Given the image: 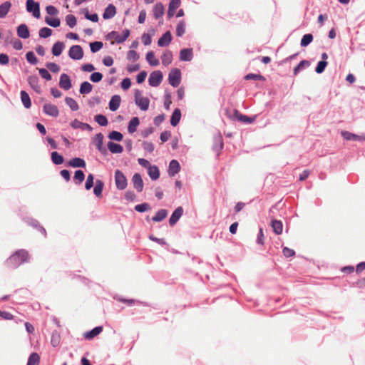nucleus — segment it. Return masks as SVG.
<instances>
[{
	"instance_id": "21",
	"label": "nucleus",
	"mask_w": 365,
	"mask_h": 365,
	"mask_svg": "<svg viewBox=\"0 0 365 365\" xmlns=\"http://www.w3.org/2000/svg\"><path fill=\"white\" fill-rule=\"evenodd\" d=\"M172 41V35L170 31L165 32L158 41V45L160 47H165L170 44Z\"/></svg>"
},
{
	"instance_id": "7",
	"label": "nucleus",
	"mask_w": 365,
	"mask_h": 365,
	"mask_svg": "<svg viewBox=\"0 0 365 365\" xmlns=\"http://www.w3.org/2000/svg\"><path fill=\"white\" fill-rule=\"evenodd\" d=\"M234 120H238L243 123L244 124L248 125L255 122V116H247L242 114L238 110L234 109V113L232 116H230Z\"/></svg>"
},
{
	"instance_id": "23",
	"label": "nucleus",
	"mask_w": 365,
	"mask_h": 365,
	"mask_svg": "<svg viewBox=\"0 0 365 365\" xmlns=\"http://www.w3.org/2000/svg\"><path fill=\"white\" fill-rule=\"evenodd\" d=\"M120 102L121 98L119 95L113 96L108 103L109 109L111 111L117 110L120 107Z\"/></svg>"
},
{
	"instance_id": "53",
	"label": "nucleus",
	"mask_w": 365,
	"mask_h": 365,
	"mask_svg": "<svg viewBox=\"0 0 365 365\" xmlns=\"http://www.w3.org/2000/svg\"><path fill=\"white\" fill-rule=\"evenodd\" d=\"M185 33V23L184 21H180L176 26V35L181 37Z\"/></svg>"
},
{
	"instance_id": "52",
	"label": "nucleus",
	"mask_w": 365,
	"mask_h": 365,
	"mask_svg": "<svg viewBox=\"0 0 365 365\" xmlns=\"http://www.w3.org/2000/svg\"><path fill=\"white\" fill-rule=\"evenodd\" d=\"M95 121L101 126H106L108 123V118L103 114H98L94 118Z\"/></svg>"
},
{
	"instance_id": "55",
	"label": "nucleus",
	"mask_w": 365,
	"mask_h": 365,
	"mask_svg": "<svg viewBox=\"0 0 365 365\" xmlns=\"http://www.w3.org/2000/svg\"><path fill=\"white\" fill-rule=\"evenodd\" d=\"M328 65L327 61H319L315 67V72L318 74L322 73Z\"/></svg>"
},
{
	"instance_id": "27",
	"label": "nucleus",
	"mask_w": 365,
	"mask_h": 365,
	"mask_svg": "<svg viewBox=\"0 0 365 365\" xmlns=\"http://www.w3.org/2000/svg\"><path fill=\"white\" fill-rule=\"evenodd\" d=\"M27 222L30 226L38 230L41 234L44 235L45 237L47 236L46 229L40 225L39 222L37 220L34 218H29L28 219Z\"/></svg>"
},
{
	"instance_id": "16",
	"label": "nucleus",
	"mask_w": 365,
	"mask_h": 365,
	"mask_svg": "<svg viewBox=\"0 0 365 365\" xmlns=\"http://www.w3.org/2000/svg\"><path fill=\"white\" fill-rule=\"evenodd\" d=\"M59 86L68 91L72 87V82L70 76L66 73H62L59 79Z\"/></svg>"
},
{
	"instance_id": "39",
	"label": "nucleus",
	"mask_w": 365,
	"mask_h": 365,
	"mask_svg": "<svg viewBox=\"0 0 365 365\" xmlns=\"http://www.w3.org/2000/svg\"><path fill=\"white\" fill-rule=\"evenodd\" d=\"M51 159L52 163L56 165H61L64 162V158L63 155H61L56 151H53L51 153Z\"/></svg>"
},
{
	"instance_id": "47",
	"label": "nucleus",
	"mask_w": 365,
	"mask_h": 365,
	"mask_svg": "<svg viewBox=\"0 0 365 365\" xmlns=\"http://www.w3.org/2000/svg\"><path fill=\"white\" fill-rule=\"evenodd\" d=\"M313 39L314 36L312 34H304L301 39L300 46L302 47H307L313 41Z\"/></svg>"
},
{
	"instance_id": "63",
	"label": "nucleus",
	"mask_w": 365,
	"mask_h": 365,
	"mask_svg": "<svg viewBox=\"0 0 365 365\" xmlns=\"http://www.w3.org/2000/svg\"><path fill=\"white\" fill-rule=\"evenodd\" d=\"M38 73L42 78L46 81H51L52 76L46 68H42L38 69Z\"/></svg>"
},
{
	"instance_id": "44",
	"label": "nucleus",
	"mask_w": 365,
	"mask_h": 365,
	"mask_svg": "<svg viewBox=\"0 0 365 365\" xmlns=\"http://www.w3.org/2000/svg\"><path fill=\"white\" fill-rule=\"evenodd\" d=\"M310 66V62L307 60L301 61L298 65L294 68V75H297L300 71H302Z\"/></svg>"
},
{
	"instance_id": "35",
	"label": "nucleus",
	"mask_w": 365,
	"mask_h": 365,
	"mask_svg": "<svg viewBox=\"0 0 365 365\" xmlns=\"http://www.w3.org/2000/svg\"><path fill=\"white\" fill-rule=\"evenodd\" d=\"M161 61L163 66H167L173 61V53L170 50H166L161 56Z\"/></svg>"
},
{
	"instance_id": "45",
	"label": "nucleus",
	"mask_w": 365,
	"mask_h": 365,
	"mask_svg": "<svg viewBox=\"0 0 365 365\" xmlns=\"http://www.w3.org/2000/svg\"><path fill=\"white\" fill-rule=\"evenodd\" d=\"M45 22L50 26L57 28L61 25V20L58 17L51 18L49 16L45 17Z\"/></svg>"
},
{
	"instance_id": "15",
	"label": "nucleus",
	"mask_w": 365,
	"mask_h": 365,
	"mask_svg": "<svg viewBox=\"0 0 365 365\" xmlns=\"http://www.w3.org/2000/svg\"><path fill=\"white\" fill-rule=\"evenodd\" d=\"M132 182L133 187L137 190V192H141L143 191L144 184L140 173H136L133 175L132 178Z\"/></svg>"
},
{
	"instance_id": "9",
	"label": "nucleus",
	"mask_w": 365,
	"mask_h": 365,
	"mask_svg": "<svg viewBox=\"0 0 365 365\" xmlns=\"http://www.w3.org/2000/svg\"><path fill=\"white\" fill-rule=\"evenodd\" d=\"M83 55V50L80 45H73L69 48L68 56L72 60H81Z\"/></svg>"
},
{
	"instance_id": "5",
	"label": "nucleus",
	"mask_w": 365,
	"mask_h": 365,
	"mask_svg": "<svg viewBox=\"0 0 365 365\" xmlns=\"http://www.w3.org/2000/svg\"><path fill=\"white\" fill-rule=\"evenodd\" d=\"M181 76H182V73L179 68H173L170 71L169 75H168L169 83L173 87H175V88L178 87L180 84V82H181Z\"/></svg>"
},
{
	"instance_id": "38",
	"label": "nucleus",
	"mask_w": 365,
	"mask_h": 365,
	"mask_svg": "<svg viewBox=\"0 0 365 365\" xmlns=\"http://www.w3.org/2000/svg\"><path fill=\"white\" fill-rule=\"evenodd\" d=\"M168 210L166 209H160L159 210L155 216L152 217V220L153 222H159L163 221L168 215Z\"/></svg>"
},
{
	"instance_id": "43",
	"label": "nucleus",
	"mask_w": 365,
	"mask_h": 365,
	"mask_svg": "<svg viewBox=\"0 0 365 365\" xmlns=\"http://www.w3.org/2000/svg\"><path fill=\"white\" fill-rule=\"evenodd\" d=\"M146 60L151 66H157L160 63L159 60L155 58V53L153 51L146 53Z\"/></svg>"
},
{
	"instance_id": "58",
	"label": "nucleus",
	"mask_w": 365,
	"mask_h": 365,
	"mask_svg": "<svg viewBox=\"0 0 365 365\" xmlns=\"http://www.w3.org/2000/svg\"><path fill=\"white\" fill-rule=\"evenodd\" d=\"M26 58L31 65H36L38 63L37 58L33 51H28L26 53Z\"/></svg>"
},
{
	"instance_id": "60",
	"label": "nucleus",
	"mask_w": 365,
	"mask_h": 365,
	"mask_svg": "<svg viewBox=\"0 0 365 365\" xmlns=\"http://www.w3.org/2000/svg\"><path fill=\"white\" fill-rule=\"evenodd\" d=\"M66 24L70 28H73L76 25V23H77L76 18L73 14H68L66 16Z\"/></svg>"
},
{
	"instance_id": "33",
	"label": "nucleus",
	"mask_w": 365,
	"mask_h": 365,
	"mask_svg": "<svg viewBox=\"0 0 365 365\" xmlns=\"http://www.w3.org/2000/svg\"><path fill=\"white\" fill-rule=\"evenodd\" d=\"M181 118V110L180 108H175L170 118V124L172 126L175 127L179 123Z\"/></svg>"
},
{
	"instance_id": "46",
	"label": "nucleus",
	"mask_w": 365,
	"mask_h": 365,
	"mask_svg": "<svg viewBox=\"0 0 365 365\" xmlns=\"http://www.w3.org/2000/svg\"><path fill=\"white\" fill-rule=\"evenodd\" d=\"M40 362V356L38 353H31L28 359L26 365H38Z\"/></svg>"
},
{
	"instance_id": "1",
	"label": "nucleus",
	"mask_w": 365,
	"mask_h": 365,
	"mask_svg": "<svg viewBox=\"0 0 365 365\" xmlns=\"http://www.w3.org/2000/svg\"><path fill=\"white\" fill-rule=\"evenodd\" d=\"M30 255L24 249H20L11 255L5 262L6 265L11 269H16L24 263L29 262Z\"/></svg>"
},
{
	"instance_id": "12",
	"label": "nucleus",
	"mask_w": 365,
	"mask_h": 365,
	"mask_svg": "<svg viewBox=\"0 0 365 365\" xmlns=\"http://www.w3.org/2000/svg\"><path fill=\"white\" fill-rule=\"evenodd\" d=\"M28 83L31 88L38 94L42 93L41 87L39 84V78L36 75H31L28 77Z\"/></svg>"
},
{
	"instance_id": "41",
	"label": "nucleus",
	"mask_w": 365,
	"mask_h": 365,
	"mask_svg": "<svg viewBox=\"0 0 365 365\" xmlns=\"http://www.w3.org/2000/svg\"><path fill=\"white\" fill-rule=\"evenodd\" d=\"M85 179V174L83 170H77L74 173L73 180L76 185H81Z\"/></svg>"
},
{
	"instance_id": "42",
	"label": "nucleus",
	"mask_w": 365,
	"mask_h": 365,
	"mask_svg": "<svg viewBox=\"0 0 365 365\" xmlns=\"http://www.w3.org/2000/svg\"><path fill=\"white\" fill-rule=\"evenodd\" d=\"M11 6L10 1H5L0 5V18H4L9 11Z\"/></svg>"
},
{
	"instance_id": "32",
	"label": "nucleus",
	"mask_w": 365,
	"mask_h": 365,
	"mask_svg": "<svg viewBox=\"0 0 365 365\" xmlns=\"http://www.w3.org/2000/svg\"><path fill=\"white\" fill-rule=\"evenodd\" d=\"M104 188V182L101 180H96V185L93 188V194L97 197H102L103 196V190Z\"/></svg>"
},
{
	"instance_id": "34",
	"label": "nucleus",
	"mask_w": 365,
	"mask_h": 365,
	"mask_svg": "<svg viewBox=\"0 0 365 365\" xmlns=\"http://www.w3.org/2000/svg\"><path fill=\"white\" fill-rule=\"evenodd\" d=\"M20 96L24 106L27 109L30 108L31 106V101L28 93L25 91H21L20 92Z\"/></svg>"
},
{
	"instance_id": "22",
	"label": "nucleus",
	"mask_w": 365,
	"mask_h": 365,
	"mask_svg": "<svg viewBox=\"0 0 365 365\" xmlns=\"http://www.w3.org/2000/svg\"><path fill=\"white\" fill-rule=\"evenodd\" d=\"M106 148L113 154H120L123 152V147L120 144L113 141L108 143Z\"/></svg>"
},
{
	"instance_id": "31",
	"label": "nucleus",
	"mask_w": 365,
	"mask_h": 365,
	"mask_svg": "<svg viewBox=\"0 0 365 365\" xmlns=\"http://www.w3.org/2000/svg\"><path fill=\"white\" fill-rule=\"evenodd\" d=\"M103 331V327L102 326H98L94 327L90 331H86L84 334V337L86 339H92L95 336H98L99 334H101Z\"/></svg>"
},
{
	"instance_id": "26",
	"label": "nucleus",
	"mask_w": 365,
	"mask_h": 365,
	"mask_svg": "<svg viewBox=\"0 0 365 365\" xmlns=\"http://www.w3.org/2000/svg\"><path fill=\"white\" fill-rule=\"evenodd\" d=\"M116 14V8L115 6L110 4L107 6V7L105 9L104 12L103 14V18L104 19H110L115 16Z\"/></svg>"
},
{
	"instance_id": "59",
	"label": "nucleus",
	"mask_w": 365,
	"mask_h": 365,
	"mask_svg": "<svg viewBox=\"0 0 365 365\" xmlns=\"http://www.w3.org/2000/svg\"><path fill=\"white\" fill-rule=\"evenodd\" d=\"M94 185V175L91 173L88 174L87 176L86 182H85V188L86 190H91Z\"/></svg>"
},
{
	"instance_id": "13",
	"label": "nucleus",
	"mask_w": 365,
	"mask_h": 365,
	"mask_svg": "<svg viewBox=\"0 0 365 365\" xmlns=\"http://www.w3.org/2000/svg\"><path fill=\"white\" fill-rule=\"evenodd\" d=\"M43 113L49 116L56 118L59 115V110L56 105L45 103L43 106Z\"/></svg>"
},
{
	"instance_id": "6",
	"label": "nucleus",
	"mask_w": 365,
	"mask_h": 365,
	"mask_svg": "<svg viewBox=\"0 0 365 365\" xmlns=\"http://www.w3.org/2000/svg\"><path fill=\"white\" fill-rule=\"evenodd\" d=\"M26 9L27 12L31 13L36 19L41 17L40 4L34 0H27L26 2Z\"/></svg>"
},
{
	"instance_id": "29",
	"label": "nucleus",
	"mask_w": 365,
	"mask_h": 365,
	"mask_svg": "<svg viewBox=\"0 0 365 365\" xmlns=\"http://www.w3.org/2000/svg\"><path fill=\"white\" fill-rule=\"evenodd\" d=\"M65 48V44L62 41H56L52 47L51 52L54 56H59L63 49Z\"/></svg>"
},
{
	"instance_id": "4",
	"label": "nucleus",
	"mask_w": 365,
	"mask_h": 365,
	"mask_svg": "<svg viewBox=\"0 0 365 365\" xmlns=\"http://www.w3.org/2000/svg\"><path fill=\"white\" fill-rule=\"evenodd\" d=\"M115 183L116 188L119 190H123L128 186V180L124 173L120 170L115 171Z\"/></svg>"
},
{
	"instance_id": "2",
	"label": "nucleus",
	"mask_w": 365,
	"mask_h": 365,
	"mask_svg": "<svg viewBox=\"0 0 365 365\" xmlns=\"http://www.w3.org/2000/svg\"><path fill=\"white\" fill-rule=\"evenodd\" d=\"M130 31L129 29H125L122 31L121 34H119L118 31H112L106 36V40H110L115 38L117 43L120 44L125 42L129 37Z\"/></svg>"
},
{
	"instance_id": "40",
	"label": "nucleus",
	"mask_w": 365,
	"mask_h": 365,
	"mask_svg": "<svg viewBox=\"0 0 365 365\" xmlns=\"http://www.w3.org/2000/svg\"><path fill=\"white\" fill-rule=\"evenodd\" d=\"M271 226L273 229L274 232L276 235H280L282 232L283 225L282 221L277 220H273L271 222Z\"/></svg>"
},
{
	"instance_id": "57",
	"label": "nucleus",
	"mask_w": 365,
	"mask_h": 365,
	"mask_svg": "<svg viewBox=\"0 0 365 365\" xmlns=\"http://www.w3.org/2000/svg\"><path fill=\"white\" fill-rule=\"evenodd\" d=\"M151 31H152L151 34H147V33H144L142 35V36H141L142 41H143V44L145 46H148L152 42L151 36L154 34L155 30L154 29H151Z\"/></svg>"
},
{
	"instance_id": "25",
	"label": "nucleus",
	"mask_w": 365,
	"mask_h": 365,
	"mask_svg": "<svg viewBox=\"0 0 365 365\" xmlns=\"http://www.w3.org/2000/svg\"><path fill=\"white\" fill-rule=\"evenodd\" d=\"M67 165L72 168H85L86 166V161L81 158H73L71 159L68 163Z\"/></svg>"
},
{
	"instance_id": "28",
	"label": "nucleus",
	"mask_w": 365,
	"mask_h": 365,
	"mask_svg": "<svg viewBox=\"0 0 365 365\" xmlns=\"http://www.w3.org/2000/svg\"><path fill=\"white\" fill-rule=\"evenodd\" d=\"M148 174L152 180H157L159 179L160 173L157 165H150L148 168Z\"/></svg>"
},
{
	"instance_id": "64",
	"label": "nucleus",
	"mask_w": 365,
	"mask_h": 365,
	"mask_svg": "<svg viewBox=\"0 0 365 365\" xmlns=\"http://www.w3.org/2000/svg\"><path fill=\"white\" fill-rule=\"evenodd\" d=\"M139 58V54L135 50H130L127 53V59L129 61H136Z\"/></svg>"
},
{
	"instance_id": "8",
	"label": "nucleus",
	"mask_w": 365,
	"mask_h": 365,
	"mask_svg": "<svg viewBox=\"0 0 365 365\" xmlns=\"http://www.w3.org/2000/svg\"><path fill=\"white\" fill-rule=\"evenodd\" d=\"M103 135L101 133H97L93 138V143L101 154L106 156L108 154V152L107 148L103 145Z\"/></svg>"
},
{
	"instance_id": "14",
	"label": "nucleus",
	"mask_w": 365,
	"mask_h": 365,
	"mask_svg": "<svg viewBox=\"0 0 365 365\" xmlns=\"http://www.w3.org/2000/svg\"><path fill=\"white\" fill-rule=\"evenodd\" d=\"M183 208L181 206L178 207L172 213L170 219H169V225L170 226H174L180 219L182 215H183Z\"/></svg>"
},
{
	"instance_id": "56",
	"label": "nucleus",
	"mask_w": 365,
	"mask_h": 365,
	"mask_svg": "<svg viewBox=\"0 0 365 365\" xmlns=\"http://www.w3.org/2000/svg\"><path fill=\"white\" fill-rule=\"evenodd\" d=\"M52 29L48 27H43L39 30V36L42 38H46L52 35Z\"/></svg>"
},
{
	"instance_id": "20",
	"label": "nucleus",
	"mask_w": 365,
	"mask_h": 365,
	"mask_svg": "<svg viewBox=\"0 0 365 365\" xmlns=\"http://www.w3.org/2000/svg\"><path fill=\"white\" fill-rule=\"evenodd\" d=\"M16 33L19 38L24 39H26L30 36L29 27L25 24H21L16 28Z\"/></svg>"
},
{
	"instance_id": "48",
	"label": "nucleus",
	"mask_w": 365,
	"mask_h": 365,
	"mask_svg": "<svg viewBox=\"0 0 365 365\" xmlns=\"http://www.w3.org/2000/svg\"><path fill=\"white\" fill-rule=\"evenodd\" d=\"M108 138L110 140H114V141H117V142H120L123 140V134L119 132V131H116V130H113L111 132H110L108 133Z\"/></svg>"
},
{
	"instance_id": "11",
	"label": "nucleus",
	"mask_w": 365,
	"mask_h": 365,
	"mask_svg": "<svg viewBox=\"0 0 365 365\" xmlns=\"http://www.w3.org/2000/svg\"><path fill=\"white\" fill-rule=\"evenodd\" d=\"M224 148L223 138L220 133L213 137V144L212 149L216 153L217 157H219L221 150Z\"/></svg>"
},
{
	"instance_id": "10",
	"label": "nucleus",
	"mask_w": 365,
	"mask_h": 365,
	"mask_svg": "<svg viewBox=\"0 0 365 365\" xmlns=\"http://www.w3.org/2000/svg\"><path fill=\"white\" fill-rule=\"evenodd\" d=\"M163 78V75L160 71H154L150 74L149 85L152 87H157L161 83Z\"/></svg>"
},
{
	"instance_id": "50",
	"label": "nucleus",
	"mask_w": 365,
	"mask_h": 365,
	"mask_svg": "<svg viewBox=\"0 0 365 365\" xmlns=\"http://www.w3.org/2000/svg\"><path fill=\"white\" fill-rule=\"evenodd\" d=\"M65 102L69 106L71 110L76 111L79 109L78 104L73 98L71 97H66Z\"/></svg>"
},
{
	"instance_id": "24",
	"label": "nucleus",
	"mask_w": 365,
	"mask_h": 365,
	"mask_svg": "<svg viewBox=\"0 0 365 365\" xmlns=\"http://www.w3.org/2000/svg\"><path fill=\"white\" fill-rule=\"evenodd\" d=\"M193 58V50L191 48H183L180 52V59L182 61H190Z\"/></svg>"
},
{
	"instance_id": "19",
	"label": "nucleus",
	"mask_w": 365,
	"mask_h": 365,
	"mask_svg": "<svg viewBox=\"0 0 365 365\" xmlns=\"http://www.w3.org/2000/svg\"><path fill=\"white\" fill-rule=\"evenodd\" d=\"M341 136L346 140L362 141L365 140L364 135H359L346 130L341 131Z\"/></svg>"
},
{
	"instance_id": "36",
	"label": "nucleus",
	"mask_w": 365,
	"mask_h": 365,
	"mask_svg": "<svg viewBox=\"0 0 365 365\" xmlns=\"http://www.w3.org/2000/svg\"><path fill=\"white\" fill-rule=\"evenodd\" d=\"M140 124V120L138 117H133L128 123V131L129 133H133L136 131L137 127Z\"/></svg>"
},
{
	"instance_id": "17",
	"label": "nucleus",
	"mask_w": 365,
	"mask_h": 365,
	"mask_svg": "<svg viewBox=\"0 0 365 365\" xmlns=\"http://www.w3.org/2000/svg\"><path fill=\"white\" fill-rule=\"evenodd\" d=\"M70 125L73 129H81L82 130H88L90 132L93 130V128L88 123H82L78 119H74L72 120L70 123Z\"/></svg>"
},
{
	"instance_id": "62",
	"label": "nucleus",
	"mask_w": 365,
	"mask_h": 365,
	"mask_svg": "<svg viewBox=\"0 0 365 365\" xmlns=\"http://www.w3.org/2000/svg\"><path fill=\"white\" fill-rule=\"evenodd\" d=\"M46 66L50 71L55 73H58L61 69L60 66L54 62H47Z\"/></svg>"
},
{
	"instance_id": "51",
	"label": "nucleus",
	"mask_w": 365,
	"mask_h": 365,
	"mask_svg": "<svg viewBox=\"0 0 365 365\" xmlns=\"http://www.w3.org/2000/svg\"><path fill=\"white\" fill-rule=\"evenodd\" d=\"M135 210L138 212H144L151 209V206L148 202H143L141 204L136 205L134 207Z\"/></svg>"
},
{
	"instance_id": "61",
	"label": "nucleus",
	"mask_w": 365,
	"mask_h": 365,
	"mask_svg": "<svg viewBox=\"0 0 365 365\" xmlns=\"http://www.w3.org/2000/svg\"><path fill=\"white\" fill-rule=\"evenodd\" d=\"M245 80L264 81L265 78L261 74L248 73L245 76Z\"/></svg>"
},
{
	"instance_id": "3",
	"label": "nucleus",
	"mask_w": 365,
	"mask_h": 365,
	"mask_svg": "<svg viewBox=\"0 0 365 365\" xmlns=\"http://www.w3.org/2000/svg\"><path fill=\"white\" fill-rule=\"evenodd\" d=\"M135 103L140 110L146 111L149 108L150 100L146 97H142V92L138 89L134 91Z\"/></svg>"
},
{
	"instance_id": "37",
	"label": "nucleus",
	"mask_w": 365,
	"mask_h": 365,
	"mask_svg": "<svg viewBox=\"0 0 365 365\" xmlns=\"http://www.w3.org/2000/svg\"><path fill=\"white\" fill-rule=\"evenodd\" d=\"M93 85L88 81H83L80 85L79 93L82 95L88 94L92 91Z\"/></svg>"
},
{
	"instance_id": "18",
	"label": "nucleus",
	"mask_w": 365,
	"mask_h": 365,
	"mask_svg": "<svg viewBox=\"0 0 365 365\" xmlns=\"http://www.w3.org/2000/svg\"><path fill=\"white\" fill-rule=\"evenodd\" d=\"M180 170V165L177 160H172L168 166V175L170 177L175 176L177 173H178Z\"/></svg>"
},
{
	"instance_id": "49",
	"label": "nucleus",
	"mask_w": 365,
	"mask_h": 365,
	"mask_svg": "<svg viewBox=\"0 0 365 365\" xmlns=\"http://www.w3.org/2000/svg\"><path fill=\"white\" fill-rule=\"evenodd\" d=\"M82 12L83 13L84 16L86 19H88L92 22H94V23H96L98 21L99 18H98V15L96 13L89 14L88 9H83Z\"/></svg>"
},
{
	"instance_id": "54",
	"label": "nucleus",
	"mask_w": 365,
	"mask_h": 365,
	"mask_svg": "<svg viewBox=\"0 0 365 365\" xmlns=\"http://www.w3.org/2000/svg\"><path fill=\"white\" fill-rule=\"evenodd\" d=\"M103 46L102 41H93L90 43V49L92 53H96L100 51Z\"/></svg>"
},
{
	"instance_id": "30",
	"label": "nucleus",
	"mask_w": 365,
	"mask_h": 365,
	"mask_svg": "<svg viewBox=\"0 0 365 365\" xmlns=\"http://www.w3.org/2000/svg\"><path fill=\"white\" fill-rule=\"evenodd\" d=\"M165 11V8L163 4L161 2L156 3L153 9V16L155 19L161 17Z\"/></svg>"
}]
</instances>
